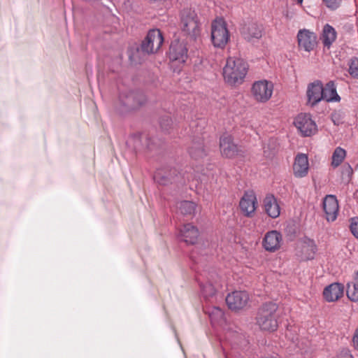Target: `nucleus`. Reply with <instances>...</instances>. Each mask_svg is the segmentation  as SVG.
I'll use <instances>...</instances> for the list:
<instances>
[{"label": "nucleus", "mask_w": 358, "mask_h": 358, "mask_svg": "<svg viewBox=\"0 0 358 358\" xmlns=\"http://www.w3.org/2000/svg\"><path fill=\"white\" fill-rule=\"evenodd\" d=\"M281 313L277 303L267 301L257 310L255 322L260 330L267 332L275 331L281 322Z\"/></svg>", "instance_id": "1"}, {"label": "nucleus", "mask_w": 358, "mask_h": 358, "mask_svg": "<svg viewBox=\"0 0 358 358\" xmlns=\"http://www.w3.org/2000/svg\"><path fill=\"white\" fill-rule=\"evenodd\" d=\"M248 66L241 58L229 57L223 69L224 80L231 85L243 83L247 74Z\"/></svg>", "instance_id": "2"}, {"label": "nucleus", "mask_w": 358, "mask_h": 358, "mask_svg": "<svg viewBox=\"0 0 358 358\" xmlns=\"http://www.w3.org/2000/svg\"><path fill=\"white\" fill-rule=\"evenodd\" d=\"M180 29L183 36L191 41H196L201 32V23L197 14L191 10L181 13Z\"/></svg>", "instance_id": "3"}, {"label": "nucleus", "mask_w": 358, "mask_h": 358, "mask_svg": "<svg viewBox=\"0 0 358 358\" xmlns=\"http://www.w3.org/2000/svg\"><path fill=\"white\" fill-rule=\"evenodd\" d=\"M211 40L216 48H224L229 40V33L225 20L217 17L211 24Z\"/></svg>", "instance_id": "4"}, {"label": "nucleus", "mask_w": 358, "mask_h": 358, "mask_svg": "<svg viewBox=\"0 0 358 358\" xmlns=\"http://www.w3.org/2000/svg\"><path fill=\"white\" fill-rule=\"evenodd\" d=\"M274 86L271 81L260 80L255 81L251 87V94L258 103H266L272 96Z\"/></svg>", "instance_id": "5"}, {"label": "nucleus", "mask_w": 358, "mask_h": 358, "mask_svg": "<svg viewBox=\"0 0 358 358\" xmlns=\"http://www.w3.org/2000/svg\"><path fill=\"white\" fill-rule=\"evenodd\" d=\"M164 42L162 33L159 29H152L148 31L145 40L141 45V50L148 55L156 53Z\"/></svg>", "instance_id": "6"}, {"label": "nucleus", "mask_w": 358, "mask_h": 358, "mask_svg": "<svg viewBox=\"0 0 358 358\" xmlns=\"http://www.w3.org/2000/svg\"><path fill=\"white\" fill-rule=\"evenodd\" d=\"M294 124L303 136H311L317 131L315 122L308 113L299 114L294 119Z\"/></svg>", "instance_id": "7"}, {"label": "nucleus", "mask_w": 358, "mask_h": 358, "mask_svg": "<svg viewBox=\"0 0 358 358\" xmlns=\"http://www.w3.org/2000/svg\"><path fill=\"white\" fill-rule=\"evenodd\" d=\"M153 178L156 182L162 185H167L173 182H185V180L179 179L176 169H159L155 172Z\"/></svg>", "instance_id": "8"}, {"label": "nucleus", "mask_w": 358, "mask_h": 358, "mask_svg": "<svg viewBox=\"0 0 358 358\" xmlns=\"http://www.w3.org/2000/svg\"><path fill=\"white\" fill-rule=\"evenodd\" d=\"M187 52L188 49L184 42L174 40L169 48V57L171 62L184 64L187 59Z\"/></svg>", "instance_id": "9"}, {"label": "nucleus", "mask_w": 358, "mask_h": 358, "mask_svg": "<svg viewBox=\"0 0 358 358\" xmlns=\"http://www.w3.org/2000/svg\"><path fill=\"white\" fill-rule=\"evenodd\" d=\"M282 243V235L276 230L266 232L262 240V246L266 251L275 252L278 250Z\"/></svg>", "instance_id": "10"}, {"label": "nucleus", "mask_w": 358, "mask_h": 358, "mask_svg": "<svg viewBox=\"0 0 358 358\" xmlns=\"http://www.w3.org/2000/svg\"><path fill=\"white\" fill-rule=\"evenodd\" d=\"M249 295L245 291H234L226 297V303L231 310H240L246 306Z\"/></svg>", "instance_id": "11"}, {"label": "nucleus", "mask_w": 358, "mask_h": 358, "mask_svg": "<svg viewBox=\"0 0 358 358\" xmlns=\"http://www.w3.org/2000/svg\"><path fill=\"white\" fill-rule=\"evenodd\" d=\"M297 40L299 48L307 52L313 50L317 45L316 34L306 29L299 31Z\"/></svg>", "instance_id": "12"}, {"label": "nucleus", "mask_w": 358, "mask_h": 358, "mask_svg": "<svg viewBox=\"0 0 358 358\" xmlns=\"http://www.w3.org/2000/svg\"><path fill=\"white\" fill-rule=\"evenodd\" d=\"M220 148L222 157L233 158L238 153V148L234 143L231 135L225 134L220 137Z\"/></svg>", "instance_id": "13"}, {"label": "nucleus", "mask_w": 358, "mask_h": 358, "mask_svg": "<svg viewBox=\"0 0 358 358\" xmlns=\"http://www.w3.org/2000/svg\"><path fill=\"white\" fill-rule=\"evenodd\" d=\"M198 229L192 224H183L178 229V238L180 241L187 244L194 245L196 243L199 237Z\"/></svg>", "instance_id": "14"}, {"label": "nucleus", "mask_w": 358, "mask_h": 358, "mask_svg": "<svg viewBox=\"0 0 358 358\" xmlns=\"http://www.w3.org/2000/svg\"><path fill=\"white\" fill-rule=\"evenodd\" d=\"M294 177L301 178L306 177L308 173L309 162L307 155L298 153L292 166Z\"/></svg>", "instance_id": "15"}, {"label": "nucleus", "mask_w": 358, "mask_h": 358, "mask_svg": "<svg viewBox=\"0 0 358 358\" xmlns=\"http://www.w3.org/2000/svg\"><path fill=\"white\" fill-rule=\"evenodd\" d=\"M257 201L254 192H245L240 201V208L247 217H250L255 213L257 208Z\"/></svg>", "instance_id": "16"}, {"label": "nucleus", "mask_w": 358, "mask_h": 358, "mask_svg": "<svg viewBox=\"0 0 358 358\" xmlns=\"http://www.w3.org/2000/svg\"><path fill=\"white\" fill-rule=\"evenodd\" d=\"M120 99L128 110L135 109L143 105L145 101V97L142 94L134 92H130L125 96L121 94Z\"/></svg>", "instance_id": "17"}, {"label": "nucleus", "mask_w": 358, "mask_h": 358, "mask_svg": "<svg viewBox=\"0 0 358 358\" xmlns=\"http://www.w3.org/2000/svg\"><path fill=\"white\" fill-rule=\"evenodd\" d=\"M323 208L328 221H334L338 212V203L334 195H327L323 201Z\"/></svg>", "instance_id": "18"}, {"label": "nucleus", "mask_w": 358, "mask_h": 358, "mask_svg": "<svg viewBox=\"0 0 358 358\" xmlns=\"http://www.w3.org/2000/svg\"><path fill=\"white\" fill-rule=\"evenodd\" d=\"M308 103L312 106L318 103L322 99V83L317 80L308 85L307 89Z\"/></svg>", "instance_id": "19"}, {"label": "nucleus", "mask_w": 358, "mask_h": 358, "mask_svg": "<svg viewBox=\"0 0 358 358\" xmlns=\"http://www.w3.org/2000/svg\"><path fill=\"white\" fill-rule=\"evenodd\" d=\"M343 285L338 282H334L324 288L323 296L329 302L336 301L343 296Z\"/></svg>", "instance_id": "20"}, {"label": "nucleus", "mask_w": 358, "mask_h": 358, "mask_svg": "<svg viewBox=\"0 0 358 358\" xmlns=\"http://www.w3.org/2000/svg\"><path fill=\"white\" fill-rule=\"evenodd\" d=\"M264 208L266 214L271 218H277L280 214V205L273 195H267L264 199Z\"/></svg>", "instance_id": "21"}, {"label": "nucleus", "mask_w": 358, "mask_h": 358, "mask_svg": "<svg viewBox=\"0 0 358 358\" xmlns=\"http://www.w3.org/2000/svg\"><path fill=\"white\" fill-rule=\"evenodd\" d=\"M322 99L327 102L340 101L341 97L337 93L336 86L334 81L331 80L324 86L322 85Z\"/></svg>", "instance_id": "22"}, {"label": "nucleus", "mask_w": 358, "mask_h": 358, "mask_svg": "<svg viewBox=\"0 0 358 358\" xmlns=\"http://www.w3.org/2000/svg\"><path fill=\"white\" fill-rule=\"evenodd\" d=\"M242 34L245 39L251 41L259 39L262 36V28L256 23H250L243 29Z\"/></svg>", "instance_id": "23"}, {"label": "nucleus", "mask_w": 358, "mask_h": 358, "mask_svg": "<svg viewBox=\"0 0 358 358\" xmlns=\"http://www.w3.org/2000/svg\"><path fill=\"white\" fill-rule=\"evenodd\" d=\"M336 36L337 34L335 29L328 24H325L323 27L321 36V40L324 46L329 49L336 41Z\"/></svg>", "instance_id": "24"}, {"label": "nucleus", "mask_w": 358, "mask_h": 358, "mask_svg": "<svg viewBox=\"0 0 358 358\" xmlns=\"http://www.w3.org/2000/svg\"><path fill=\"white\" fill-rule=\"evenodd\" d=\"M345 157L346 151L341 147H337L332 154L331 166L334 168L339 166L345 159Z\"/></svg>", "instance_id": "25"}, {"label": "nucleus", "mask_w": 358, "mask_h": 358, "mask_svg": "<svg viewBox=\"0 0 358 358\" xmlns=\"http://www.w3.org/2000/svg\"><path fill=\"white\" fill-rule=\"evenodd\" d=\"M196 203L193 201H182L178 203V208L182 215H193L196 210Z\"/></svg>", "instance_id": "26"}, {"label": "nucleus", "mask_w": 358, "mask_h": 358, "mask_svg": "<svg viewBox=\"0 0 358 358\" xmlns=\"http://www.w3.org/2000/svg\"><path fill=\"white\" fill-rule=\"evenodd\" d=\"M189 155L192 158L198 159L206 156V153L201 143H194L189 149Z\"/></svg>", "instance_id": "27"}, {"label": "nucleus", "mask_w": 358, "mask_h": 358, "mask_svg": "<svg viewBox=\"0 0 358 358\" xmlns=\"http://www.w3.org/2000/svg\"><path fill=\"white\" fill-rule=\"evenodd\" d=\"M208 315L213 324H220L224 320V312L218 307H214Z\"/></svg>", "instance_id": "28"}, {"label": "nucleus", "mask_w": 358, "mask_h": 358, "mask_svg": "<svg viewBox=\"0 0 358 358\" xmlns=\"http://www.w3.org/2000/svg\"><path fill=\"white\" fill-rule=\"evenodd\" d=\"M201 292L206 300H210L216 293V288L209 282L200 284Z\"/></svg>", "instance_id": "29"}, {"label": "nucleus", "mask_w": 358, "mask_h": 358, "mask_svg": "<svg viewBox=\"0 0 358 358\" xmlns=\"http://www.w3.org/2000/svg\"><path fill=\"white\" fill-rule=\"evenodd\" d=\"M346 292L350 300L358 301V286L356 283L353 282L348 283Z\"/></svg>", "instance_id": "30"}, {"label": "nucleus", "mask_w": 358, "mask_h": 358, "mask_svg": "<svg viewBox=\"0 0 358 358\" xmlns=\"http://www.w3.org/2000/svg\"><path fill=\"white\" fill-rule=\"evenodd\" d=\"M349 73L352 77L358 78V59L352 57L349 62Z\"/></svg>", "instance_id": "31"}, {"label": "nucleus", "mask_w": 358, "mask_h": 358, "mask_svg": "<svg viewBox=\"0 0 358 358\" xmlns=\"http://www.w3.org/2000/svg\"><path fill=\"white\" fill-rule=\"evenodd\" d=\"M142 141V134H134L129 136L127 143H133L135 149L139 148V145L141 144Z\"/></svg>", "instance_id": "32"}, {"label": "nucleus", "mask_w": 358, "mask_h": 358, "mask_svg": "<svg viewBox=\"0 0 358 358\" xmlns=\"http://www.w3.org/2000/svg\"><path fill=\"white\" fill-rule=\"evenodd\" d=\"M325 6L330 10H334L340 7L342 0H322Z\"/></svg>", "instance_id": "33"}, {"label": "nucleus", "mask_w": 358, "mask_h": 358, "mask_svg": "<svg viewBox=\"0 0 358 358\" xmlns=\"http://www.w3.org/2000/svg\"><path fill=\"white\" fill-rule=\"evenodd\" d=\"M350 229L353 236L358 238V217L351 218Z\"/></svg>", "instance_id": "34"}, {"label": "nucleus", "mask_w": 358, "mask_h": 358, "mask_svg": "<svg viewBox=\"0 0 358 358\" xmlns=\"http://www.w3.org/2000/svg\"><path fill=\"white\" fill-rule=\"evenodd\" d=\"M304 244L307 245L310 252L314 255L317 251V245L315 241L310 238H306L304 241Z\"/></svg>", "instance_id": "35"}, {"label": "nucleus", "mask_w": 358, "mask_h": 358, "mask_svg": "<svg viewBox=\"0 0 358 358\" xmlns=\"http://www.w3.org/2000/svg\"><path fill=\"white\" fill-rule=\"evenodd\" d=\"M337 358H353V356L349 350L343 349L337 355Z\"/></svg>", "instance_id": "36"}, {"label": "nucleus", "mask_w": 358, "mask_h": 358, "mask_svg": "<svg viewBox=\"0 0 358 358\" xmlns=\"http://www.w3.org/2000/svg\"><path fill=\"white\" fill-rule=\"evenodd\" d=\"M352 341L354 348L358 351V327L355 329L354 332Z\"/></svg>", "instance_id": "37"}, {"label": "nucleus", "mask_w": 358, "mask_h": 358, "mask_svg": "<svg viewBox=\"0 0 358 358\" xmlns=\"http://www.w3.org/2000/svg\"><path fill=\"white\" fill-rule=\"evenodd\" d=\"M264 153L266 157H271L273 155H274V152L273 150L268 151L266 146H264Z\"/></svg>", "instance_id": "38"}, {"label": "nucleus", "mask_w": 358, "mask_h": 358, "mask_svg": "<svg viewBox=\"0 0 358 358\" xmlns=\"http://www.w3.org/2000/svg\"><path fill=\"white\" fill-rule=\"evenodd\" d=\"M345 171L349 174H352V169L350 165H348V166L345 168Z\"/></svg>", "instance_id": "39"}, {"label": "nucleus", "mask_w": 358, "mask_h": 358, "mask_svg": "<svg viewBox=\"0 0 358 358\" xmlns=\"http://www.w3.org/2000/svg\"><path fill=\"white\" fill-rule=\"evenodd\" d=\"M286 336L288 337L289 338H291L293 341H294V338L291 337L289 329H287V331L286 332Z\"/></svg>", "instance_id": "40"}, {"label": "nucleus", "mask_w": 358, "mask_h": 358, "mask_svg": "<svg viewBox=\"0 0 358 358\" xmlns=\"http://www.w3.org/2000/svg\"><path fill=\"white\" fill-rule=\"evenodd\" d=\"M353 282L356 283L357 286H358V272L356 274V277H355V280L353 281Z\"/></svg>", "instance_id": "41"}, {"label": "nucleus", "mask_w": 358, "mask_h": 358, "mask_svg": "<svg viewBox=\"0 0 358 358\" xmlns=\"http://www.w3.org/2000/svg\"><path fill=\"white\" fill-rule=\"evenodd\" d=\"M166 121L168 122L167 124H169V122H170L171 120H169V118H167V119L166 120Z\"/></svg>", "instance_id": "42"}, {"label": "nucleus", "mask_w": 358, "mask_h": 358, "mask_svg": "<svg viewBox=\"0 0 358 358\" xmlns=\"http://www.w3.org/2000/svg\"><path fill=\"white\" fill-rule=\"evenodd\" d=\"M162 128H164V122H161L160 123Z\"/></svg>", "instance_id": "43"}, {"label": "nucleus", "mask_w": 358, "mask_h": 358, "mask_svg": "<svg viewBox=\"0 0 358 358\" xmlns=\"http://www.w3.org/2000/svg\"><path fill=\"white\" fill-rule=\"evenodd\" d=\"M357 168H358V164H357Z\"/></svg>", "instance_id": "44"}]
</instances>
